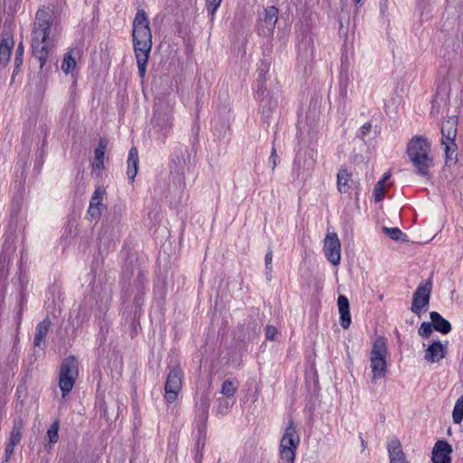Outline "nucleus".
<instances>
[{"label": "nucleus", "mask_w": 463, "mask_h": 463, "mask_svg": "<svg viewBox=\"0 0 463 463\" xmlns=\"http://www.w3.org/2000/svg\"><path fill=\"white\" fill-rule=\"evenodd\" d=\"M15 446L16 445H14V444L7 442L6 448H5V458H4L3 463H7L8 462L9 458H11V456L14 453Z\"/></svg>", "instance_id": "44"}, {"label": "nucleus", "mask_w": 463, "mask_h": 463, "mask_svg": "<svg viewBox=\"0 0 463 463\" xmlns=\"http://www.w3.org/2000/svg\"><path fill=\"white\" fill-rule=\"evenodd\" d=\"M337 190L341 194H345L349 191L350 185L349 182L351 181V175L348 173L346 169H340L337 173Z\"/></svg>", "instance_id": "29"}, {"label": "nucleus", "mask_w": 463, "mask_h": 463, "mask_svg": "<svg viewBox=\"0 0 463 463\" xmlns=\"http://www.w3.org/2000/svg\"><path fill=\"white\" fill-rule=\"evenodd\" d=\"M337 306L340 315V325L343 328L347 329L351 325L348 298L344 295H340L337 298Z\"/></svg>", "instance_id": "19"}, {"label": "nucleus", "mask_w": 463, "mask_h": 463, "mask_svg": "<svg viewBox=\"0 0 463 463\" xmlns=\"http://www.w3.org/2000/svg\"><path fill=\"white\" fill-rule=\"evenodd\" d=\"M24 429V421L22 419H14L13 421L12 430L10 432V437L8 442L17 445L20 443L22 439V431Z\"/></svg>", "instance_id": "30"}, {"label": "nucleus", "mask_w": 463, "mask_h": 463, "mask_svg": "<svg viewBox=\"0 0 463 463\" xmlns=\"http://www.w3.org/2000/svg\"><path fill=\"white\" fill-rule=\"evenodd\" d=\"M431 323L433 326V328L441 333V334H448L451 331V325L450 323L445 319L443 317H441L438 312L432 311L430 314Z\"/></svg>", "instance_id": "24"}, {"label": "nucleus", "mask_w": 463, "mask_h": 463, "mask_svg": "<svg viewBox=\"0 0 463 463\" xmlns=\"http://www.w3.org/2000/svg\"><path fill=\"white\" fill-rule=\"evenodd\" d=\"M24 52V47L23 43H20L16 48L15 51V57H14V68L13 71V79L14 78L15 74L20 71V67L23 64V56Z\"/></svg>", "instance_id": "34"}, {"label": "nucleus", "mask_w": 463, "mask_h": 463, "mask_svg": "<svg viewBox=\"0 0 463 463\" xmlns=\"http://www.w3.org/2000/svg\"><path fill=\"white\" fill-rule=\"evenodd\" d=\"M407 154L416 174L423 178H430V170L434 165V161L428 139L421 136L413 137L408 143Z\"/></svg>", "instance_id": "3"}, {"label": "nucleus", "mask_w": 463, "mask_h": 463, "mask_svg": "<svg viewBox=\"0 0 463 463\" xmlns=\"http://www.w3.org/2000/svg\"><path fill=\"white\" fill-rule=\"evenodd\" d=\"M385 195L384 184L383 182H377L373 189V196L376 203L381 202Z\"/></svg>", "instance_id": "40"}, {"label": "nucleus", "mask_w": 463, "mask_h": 463, "mask_svg": "<svg viewBox=\"0 0 463 463\" xmlns=\"http://www.w3.org/2000/svg\"><path fill=\"white\" fill-rule=\"evenodd\" d=\"M73 52L74 51L72 50L68 52L63 57L61 68L65 74L72 72L76 67V61L75 57L73 56Z\"/></svg>", "instance_id": "31"}, {"label": "nucleus", "mask_w": 463, "mask_h": 463, "mask_svg": "<svg viewBox=\"0 0 463 463\" xmlns=\"http://www.w3.org/2000/svg\"><path fill=\"white\" fill-rule=\"evenodd\" d=\"M279 9L273 5L268 6L264 11V23L269 32H273L278 21Z\"/></svg>", "instance_id": "28"}, {"label": "nucleus", "mask_w": 463, "mask_h": 463, "mask_svg": "<svg viewBox=\"0 0 463 463\" xmlns=\"http://www.w3.org/2000/svg\"><path fill=\"white\" fill-rule=\"evenodd\" d=\"M277 333V328L273 326H267L265 328V335L268 340H274Z\"/></svg>", "instance_id": "45"}, {"label": "nucleus", "mask_w": 463, "mask_h": 463, "mask_svg": "<svg viewBox=\"0 0 463 463\" xmlns=\"http://www.w3.org/2000/svg\"><path fill=\"white\" fill-rule=\"evenodd\" d=\"M387 345L384 337H377L373 345L370 354V367L372 371V382L385 376L387 372Z\"/></svg>", "instance_id": "5"}, {"label": "nucleus", "mask_w": 463, "mask_h": 463, "mask_svg": "<svg viewBox=\"0 0 463 463\" xmlns=\"http://www.w3.org/2000/svg\"><path fill=\"white\" fill-rule=\"evenodd\" d=\"M452 447L447 440H438L432 449L433 463H451Z\"/></svg>", "instance_id": "14"}, {"label": "nucleus", "mask_w": 463, "mask_h": 463, "mask_svg": "<svg viewBox=\"0 0 463 463\" xmlns=\"http://www.w3.org/2000/svg\"><path fill=\"white\" fill-rule=\"evenodd\" d=\"M222 0H206L207 11L211 16V20L214 19L215 13Z\"/></svg>", "instance_id": "39"}, {"label": "nucleus", "mask_w": 463, "mask_h": 463, "mask_svg": "<svg viewBox=\"0 0 463 463\" xmlns=\"http://www.w3.org/2000/svg\"><path fill=\"white\" fill-rule=\"evenodd\" d=\"M269 67H270V63L268 61H261V62L260 63L258 70H257L258 78H257L256 93H260V95H262L264 93V91H266V89H267L266 75L269 71Z\"/></svg>", "instance_id": "21"}, {"label": "nucleus", "mask_w": 463, "mask_h": 463, "mask_svg": "<svg viewBox=\"0 0 463 463\" xmlns=\"http://www.w3.org/2000/svg\"><path fill=\"white\" fill-rule=\"evenodd\" d=\"M308 45L309 46V52L308 53V51L307 50L306 51V56L308 57V56H312L313 55V51H314V45H313V43H312V39L310 37H307L306 39H304L301 43L299 44L298 46V50L301 51L302 49V46H307Z\"/></svg>", "instance_id": "42"}, {"label": "nucleus", "mask_w": 463, "mask_h": 463, "mask_svg": "<svg viewBox=\"0 0 463 463\" xmlns=\"http://www.w3.org/2000/svg\"><path fill=\"white\" fill-rule=\"evenodd\" d=\"M138 153L136 147H131L128 156V171L127 175L129 180L133 181L137 174L138 167Z\"/></svg>", "instance_id": "25"}, {"label": "nucleus", "mask_w": 463, "mask_h": 463, "mask_svg": "<svg viewBox=\"0 0 463 463\" xmlns=\"http://www.w3.org/2000/svg\"><path fill=\"white\" fill-rule=\"evenodd\" d=\"M348 85H349V78L347 76L345 79L344 78L340 79L339 96H340V99H341L343 104H345L347 99Z\"/></svg>", "instance_id": "38"}, {"label": "nucleus", "mask_w": 463, "mask_h": 463, "mask_svg": "<svg viewBox=\"0 0 463 463\" xmlns=\"http://www.w3.org/2000/svg\"><path fill=\"white\" fill-rule=\"evenodd\" d=\"M59 421H54L47 430V438L49 442L53 444L58 441L59 439Z\"/></svg>", "instance_id": "37"}, {"label": "nucleus", "mask_w": 463, "mask_h": 463, "mask_svg": "<svg viewBox=\"0 0 463 463\" xmlns=\"http://www.w3.org/2000/svg\"><path fill=\"white\" fill-rule=\"evenodd\" d=\"M209 403L207 401H203L199 405L196 406L195 419L198 422L197 430L202 436L205 435L206 427L205 421L208 418Z\"/></svg>", "instance_id": "20"}, {"label": "nucleus", "mask_w": 463, "mask_h": 463, "mask_svg": "<svg viewBox=\"0 0 463 463\" xmlns=\"http://www.w3.org/2000/svg\"><path fill=\"white\" fill-rule=\"evenodd\" d=\"M432 290V281L429 279L420 283L417 287L412 298L411 311L420 315L423 310H426L430 304V294Z\"/></svg>", "instance_id": "9"}, {"label": "nucleus", "mask_w": 463, "mask_h": 463, "mask_svg": "<svg viewBox=\"0 0 463 463\" xmlns=\"http://www.w3.org/2000/svg\"><path fill=\"white\" fill-rule=\"evenodd\" d=\"M14 46V39L11 35L5 34L0 43V63L5 66L11 57Z\"/></svg>", "instance_id": "23"}, {"label": "nucleus", "mask_w": 463, "mask_h": 463, "mask_svg": "<svg viewBox=\"0 0 463 463\" xmlns=\"http://www.w3.org/2000/svg\"><path fill=\"white\" fill-rule=\"evenodd\" d=\"M168 373L165 383V399L166 402H174L183 385L184 373L177 364L168 365Z\"/></svg>", "instance_id": "8"}, {"label": "nucleus", "mask_w": 463, "mask_h": 463, "mask_svg": "<svg viewBox=\"0 0 463 463\" xmlns=\"http://www.w3.org/2000/svg\"><path fill=\"white\" fill-rule=\"evenodd\" d=\"M453 421L459 424L463 420V396L459 397L454 405L452 411Z\"/></svg>", "instance_id": "33"}, {"label": "nucleus", "mask_w": 463, "mask_h": 463, "mask_svg": "<svg viewBox=\"0 0 463 463\" xmlns=\"http://www.w3.org/2000/svg\"><path fill=\"white\" fill-rule=\"evenodd\" d=\"M237 391V388L234 386L233 383L230 380L223 382L222 385L221 392L226 399H230L232 397Z\"/></svg>", "instance_id": "36"}, {"label": "nucleus", "mask_w": 463, "mask_h": 463, "mask_svg": "<svg viewBox=\"0 0 463 463\" xmlns=\"http://www.w3.org/2000/svg\"><path fill=\"white\" fill-rule=\"evenodd\" d=\"M432 326L430 323L423 322L418 330L419 335L422 337H429L432 333Z\"/></svg>", "instance_id": "41"}, {"label": "nucleus", "mask_w": 463, "mask_h": 463, "mask_svg": "<svg viewBox=\"0 0 463 463\" xmlns=\"http://www.w3.org/2000/svg\"><path fill=\"white\" fill-rule=\"evenodd\" d=\"M108 146V141L106 138H101L99 141L98 146L94 151V161L92 163V169L94 171H100L103 169L104 158H105V151Z\"/></svg>", "instance_id": "22"}, {"label": "nucleus", "mask_w": 463, "mask_h": 463, "mask_svg": "<svg viewBox=\"0 0 463 463\" xmlns=\"http://www.w3.org/2000/svg\"><path fill=\"white\" fill-rule=\"evenodd\" d=\"M390 172H387L383 175V178L379 182H383V184H385V182L390 178Z\"/></svg>", "instance_id": "50"}, {"label": "nucleus", "mask_w": 463, "mask_h": 463, "mask_svg": "<svg viewBox=\"0 0 463 463\" xmlns=\"http://www.w3.org/2000/svg\"><path fill=\"white\" fill-rule=\"evenodd\" d=\"M256 99L259 100V109L265 121H269L272 113L277 109L279 98L276 94L270 93L266 89L262 95L256 93Z\"/></svg>", "instance_id": "12"}, {"label": "nucleus", "mask_w": 463, "mask_h": 463, "mask_svg": "<svg viewBox=\"0 0 463 463\" xmlns=\"http://www.w3.org/2000/svg\"><path fill=\"white\" fill-rule=\"evenodd\" d=\"M371 127H372L371 123H369V122L364 124L360 128V136L363 137H365L369 133V131L371 129Z\"/></svg>", "instance_id": "48"}, {"label": "nucleus", "mask_w": 463, "mask_h": 463, "mask_svg": "<svg viewBox=\"0 0 463 463\" xmlns=\"http://www.w3.org/2000/svg\"><path fill=\"white\" fill-rule=\"evenodd\" d=\"M362 0H354V2L355 3V5H359L361 3Z\"/></svg>", "instance_id": "51"}, {"label": "nucleus", "mask_w": 463, "mask_h": 463, "mask_svg": "<svg viewBox=\"0 0 463 463\" xmlns=\"http://www.w3.org/2000/svg\"><path fill=\"white\" fill-rule=\"evenodd\" d=\"M447 346L439 341H435L426 349L425 360L430 363H438L445 357Z\"/></svg>", "instance_id": "18"}, {"label": "nucleus", "mask_w": 463, "mask_h": 463, "mask_svg": "<svg viewBox=\"0 0 463 463\" xmlns=\"http://www.w3.org/2000/svg\"><path fill=\"white\" fill-rule=\"evenodd\" d=\"M173 106L174 103L169 100L167 111H162L159 103L156 104V124L164 135L167 134L173 126Z\"/></svg>", "instance_id": "13"}, {"label": "nucleus", "mask_w": 463, "mask_h": 463, "mask_svg": "<svg viewBox=\"0 0 463 463\" xmlns=\"http://www.w3.org/2000/svg\"><path fill=\"white\" fill-rule=\"evenodd\" d=\"M299 442L300 438L297 430V426L293 421H290L280 440V463H294L296 458V450Z\"/></svg>", "instance_id": "6"}, {"label": "nucleus", "mask_w": 463, "mask_h": 463, "mask_svg": "<svg viewBox=\"0 0 463 463\" xmlns=\"http://www.w3.org/2000/svg\"><path fill=\"white\" fill-rule=\"evenodd\" d=\"M458 118L449 117L441 126V146L445 154V164H456L458 158V146L455 142L458 133Z\"/></svg>", "instance_id": "4"}, {"label": "nucleus", "mask_w": 463, "mask_h": 463, "mask_svg": "<svg viewBox=\"0 0 463 463\" xmlns=\"http://www.w3.org/2000/svg\"><path fill=\"white\" fill-rule=\"evenodd\" d=\"M147 278L143 272H138L134 285L128 292V298L133 297V312L136 316L145 303Z\"/></svg>", "instance_id": "10"}, {"label": "nucleus", "mask_w": 463, "mask_h": 463, "mask_svg": "<svg viewBox=\"0 0 463 463\" xmlns=\"http://www.w3.org/2000/svg\"><path fill=\"white\" fill-rule=\"evenodd\" d=\"M324 252L333 265H338L341 260V243L336 233H328L324 241Z\"/></svg>", "instance_id": "11"}, {"label": "nucleus", "mask_w": 463, "mask_h": 463, "mask_svg": "<svg viewBox=\"0 0 463 463\" xmlns=\"http://www.w3.org/2000/svg\"><path fill=\"white\" fill-rule=\"evenodd\" d=\"M205 436H202L198 433V439L195 444L196 450L203 451L205 445Z\"/></svg>", "instance_id": "47"}, {"label": "nucleus", "mask_w": 463, "mask_h": 463, "mask_svg": "<svg viewBox=\"0 0 463 463\" xmlns=\"http://www.w3.org/2000/svg\"><path fill=\"white\" fill-rule=\"evenodd\" d=\"M383 231L387 236H389L393 241H407V235L405 233H403L397 227H393V228L383 227Z\"/></svg>", "instance_id": "32"}, {"label": "nucleus", "mask_w": 463, "mask_h": 463, "mask_svg": "<svg viewBox=\"0 0 463 463\" xmlns=\"http://www.w3.org/2000/svg\"><path fill=\"white\" fill-rule=\"evenodd\" d=\"M273 253L272 250H269L265 255V267L267 269V275L269 276L271 272V262H272Z\"/></svg>", "instance_id": "43"}, {"label": "nucleus", "mask_w": 463, "mask_h": 463, "mask_svg": "<svg viewBox=\"0 0 463 463\" xmlns=\"http://www.w3.org/2000/svg\"><path fill=\"white\" fill-rule=\"evenodd\" d=\"M21 389H22V387H21V386H18V387H17V390H16V392H17V393H19V392H21Z\"/></svg>", "instance_id": "52"}, {"label": "nucleus", "mask_w": 463, "mask_h": 463, "mask_svg": "<svg viewBox=\"0 0 463 463\" xmlns=\"http://www.w3.org/2000/svg\"><path fill=\"white\" fill-rule=\"evenodd\" d=\"M132 26V40L138 74L143 78L152 49V33L147 15L144 10H137Z\"/></svg>", "instance_id": "1"}, {"label": "nucleus", "mask_w": 463, "mask_h": 463, "mask_svg": "<svg viewBox=\"0 0 463 463\" xmlns=\"http://www.w3.org/2000/svg\"><path fill=\"white\" fill-rule=\"evenodd\" d=\"M203 458V451L196 450L194 454V460L196 463H200Z\"/></svg>", "instance_id": "49"}, {"label": "nucleus", "mask_w": 463, "mask_h": 463, "mask_svg": "<svg viewBox=\"0 0 463 463\" xmlns=\"http://www.w3.org/2000/svg\"><path fill=\"white\" fill-rule=\"evenodd\" d=\"M122 224L119 219H113L107 222L101 228L99 238L102 241H113L118 239L121 233Z\"/></svg>", "instance_id": "16"}, {"label": "nucleus", "mask_w": 463, "mask_h": 463, "mask_svg": "<svg viewBox=\"0 0 463 463\" xmlns=\"http://www.w3.org/2000/svg\"><path fill=\"white\" fill-rule=\"evenodd\" d=\"M387 451L390 463H410L403 452L402 443L396 437H392L387 441Z\"/></svg>", "instance_id": "15"}, {"label": "nucleus", "mask_w": 463, "mask_h": 463, "mask_svg": "<svg viewBox=\"0 0 463 463\" xmlns=\"http://www.w3.org/2000/svg\"><path fill=\"white\" fill-rule=\"evenodd\" d=\"M54 21L53 13L46 8L36 13L32 33V50L33 57L39 61L42 69L48 58L51 48V28Z\"/></svg>", "instance_id": "2"}, {"label": "nucleus", "mask_w": 463, "mask_h": 463, "mask_svg": "<svg viewBox=\"0 0 463 463\" xmlns=\"http://www.w3.org/2000/svg\"><path fill=\"white\" fill-rule=\"evenodd\" d=\"M104 194H105V189L101 186H99L96 188V190L94 191V193L90 198V205H89V209H88V214L92 219H98V218H99V216L101 214L100 207L102 206V200H103Z\"/></svg>", "instance_id": "17"}, {"label": "nucleus", "mask_w": 463, "mask_h": 463, "mask_svg": "<svg viewBox=\"0 0 463 463\" xmlns=\"http://www.w3.org/2000/svg\"><path fill=\"white\" fill-rule=\"evenodd\" d=\"M14 249L11 246L5 248L0 254V275L7 276L9 267L13 261Z\"/></svg>", "instance_id": "26"}, {"label": "nucleus", "mask_w": 463, "mask_h": 463, "mask_svg": "<svg viewBox=\"0 0 463 463\" xmlns=\"http://www.w3.org/2000/svg\"><path fill=\"white\" fill-rule=\"evenodd\" d=\"M232 405L233 402H232L230 399H218V406L216 408L217 414L222 416L227 414L229 410L232 407Z\"/></svg>", "instance_id": "35"}, {"label": "nucleus", "mask_w": 463, "mask_h": 463, "mask_svg": "<svg viewBox=\"0 0 463 463\" xmlns=\"http://www.w3.org/2000/svg\"><path fill=\"white\" fill-rule=\"evenodd\" d=\"M278 159H279V157L277 156L276 149H275V147H273L271 154L269 157V164L271 165L272 170L275 169V167L277 165Z\"/></svg>", "instance_id": "46"}, {"label": "nucleus", "mask_w": 463, "mask_h": 463, "mask_svg": "<svg viewBox=\"0 0 463 463\" xmlns=\"http://www.w3.org/2000/svg\"><path fill=\"white\" fill-rule=\"evenodd\" d=\"M78 377V362L74 356L63 360L59 372V387L62 397H65L72 390Z\"/></svg>", "instance_id": "7"}, {"label": "nucleus", "mask_w": 463, "mask_h": 463, "mask_svg": "<svg viewBox=\"0 0 463 463\" xmlns=\"http://www.w3.org/2000/svg\"><path fill=\"white\" fill-rule=\"evenodd\" d=\"M51 325L52 323L48 317L37 325L33 341L35 346H40L42 345L51 327Z\"/></svg>", "instance_id": "27"}]
</instances>
